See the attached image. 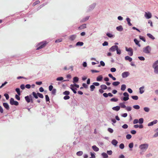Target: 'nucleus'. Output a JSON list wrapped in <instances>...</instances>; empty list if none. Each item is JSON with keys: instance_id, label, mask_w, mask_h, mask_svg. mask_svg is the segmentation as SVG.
<instances>
[{"instance_id": "1", "label": "nucleus", "mask_w": 158, "mask_h": 158, "mask_svg": "<svg viewBox=\"0 0 158 158\" xmlns=\"http://www.w3.org/2000/svg\"><path fill=\"white\" fill-rule=\"evenodd\" d=\"M47 43L46 41L41 42L38 43L36 46L37 47L36 50H38L44 47Z\"/></svg>"}, {"instance_id": "2", "label": "nucleus", "mask_w": 158, "mask_h": 158, "mask_svg": "<svg viewBox=\"0 0 158 158\" xmlns=\"http://www.w3.org/2000/svg\"><path fill=\"white\" fill-rule=\"evenodd\" d=\"M148 143H143L140 144L139 147L140 150L143 152H145L148 149Z\"/></svg>"}, {"instance_id": "3", "label": "nucleus", "mask_w": 158, "mask_h": 158, "mask_svg": "<svg viewBox=\"0 0 158 158\" xmlns=\"http://www.w3.org/2000/svg\"><path fill=\"white\" fill-rule=\"evenodd\" d=\"M151 48L149 46H147L144 48L143 49V52L147 54H149L151 53Z\"/></svg>"}, {"instance_id": "4", "label": "nucleus", "mask_w": 158, "mask_h": 158, "mask_svg": "<svg viewBox=\"0 0 158 158\" xmlns=\"http://www.w3.org/2000/svg\"><path fill=\"white\" fill-rule=\"evenodd\" d=\"M152 67L154 69V73L156 74H158V60L154 63Z\"/></svg>"}, {"instance_id": "5", "label": "nucleus", "mask_w": 158, "mask_h": 158, "mask_svg": "<svg viewBox=\"0 0 158 158\" xmlns=\"http://www.w3.org/2000/svg\"><path fill=\"white\" fill-rule=\"evenodd\" d=\"M124 97L123 98H121V99L122 101H127L129 100V94L127 92H124L123 94Z\"/></svg>"}, {"instance_id": "6", "label": "nucleus", "mask_w": 158, "mask_h": 158, "mask_svg": "<svg viewBox=\"0 0 158 158\" xmlns=\"http://www.w3.org/2000/svg\"><path fill=\"white\" fill-rule=\"evenodd\" d=\"M125 49L126 51L128 52V54L131 56L133 55V50L132 48H127V47H125Z\"/></svg>"}, {"instance_id": "7", "label": "nucleus", "mask_w": 158, "mask_h": 158, "mask_svg": "<svg viewBox=\"0 0 158 158\" xmlns=\"http://www.w3.org/2000/svg\"><path fill=\"white\" fill-rule=\"evenodd\" d=\"M10 103L11 105L18 106L19 105V102L16 101H15L14 98H12L10 99Z\"/></svg>"}, {"instance_id": "8", "label": "nucleus", "mask_w": 158, "mask_h": 158, "mask_svg": "<svg viewBox=\"0 0 158 158\" xmlns=\"http://www.w3.org/2000/svg\"><path fill=\"white\" fill-rule=\"evenodd\" d=\"M144 16L147 19L151 18L152 15L151 12H145Z\"/></svg>"}, {"instance_id": "9", "label": "nucleus", "mask_w": 158, "mask_h": 158, "mask_svg": "<svg viewBox=\"0 0 158 158\" xmlns=\"http://www.w3.org/2000/svg\"><path fill=\"white\" fill-rule=\"evenodd\" d=\"M130 75L128 72H124L122 73V76L123 78H126L128 77Z\"/></svg>"}, {"instance_id": "10", "label": "nucleus", "mask_w": 158, "mask_h": 158, "mask_svg": "<svg viewBox=\"0 0 158 158\" xmlns=\"http://www.w3.org/2000/svg\"><path fill=\"white\" fill-rule=\"evenodd\" d=\"M118 46L117 45H114L112 46L109 49L110 51L111 52H114L117 49H118Z\"/></svg>"}, {"instance_id": "11", "label": "nucleus", "mask_w": 158, "mask_h": 158, "mask_svg": "<svg viewBox=\"0 0 158 158\" xmlns=\"http://www.w3.org/2000/svg\"><path fill=\"white\" fill-rule=\"evenodd\" d=\"M25 99L27 103L31 102L32 103L33 102L32 99H31L27 96L25 97Z\"/></svg>"}, {"instance_id": "12", "label": "nucleus", "mask_w": 158, "mask_h": 158, "mask_svg": "<svg viewBox=\"0 0 158 158\" xmlns=\"http://www.w3.org/2000/svg\"><path fill=\"white\" fill-rule=\"evenodd\" d=\"M77 37V35H70L69 37V39L71 41H73Z\"/></svg>"}, {"instance_id": "13", "label": "nucleus", "mask_w": 158, "mask_h": 158, "mask_svg": "<svg viewBox=\"0 0 158 158\" xmlns=\"http://www.w3.org/2000/svg\"><path fill=\"white\" fill-rule=\"evenodd\" d=\"M157 120H155L152 122H151L149 123L148 124V126H152L153 125L156 124L157 123Z\"/></svg>"}, {"instance_id": "14", "label": "nucleus", "mask_w": 158, "mask_h": 158, "mask_svg": "<svg viewBox=\"0 0 158 158\" xmlns=\"http://www.w3.org/2000/svg\"><path fill=\"white\" fill-rule=\"evenodd\" d=\"M103 77L102 75H100L98 76L96 78V81H102L103 79Z\"/></svg>"}, {"instance_id": "15", "label": "nucleus", "mask_w": 158, "mask_h": 158, "mask_svg": "<svg viewBox=\"0 0 158 158\" xmlns=\"http://www.w3.org/2000/svg\"><path fill=\"white\" fill-rule=\"evenodd\" d=\"M3 106L7 110H9V106L8 104L7 103H3Z\"/></svg>"}, {"instance_id": "16", "label": "nucleus", "mask_w": 158, "mask_h": 158, "mask_svg": "<svg viewBox=\"0 0 158 158\" xmlns=\"http://www.w3.org/2000/svg\"><path fill=\"white\" fill-rule=\"evenodd\" d=\"M117 30L119 31H121L123 30V27L120 25L116 27Z\"/></svg>"}, {"instance_id": "17", "label": "nucleus", "mask_w": 158, "mask_h": 158, "mask_svg": "<svg viewBox=\"0 0 158 158\" xmlns=\"http://www.w3.org/2000/svg\"><path fill=\"white\" fill-rule=\"evenodd\" d=\"M118 143V141L115 139H113L111 142L112 144L115 146H117Z\"/></svg>"}, {"instance_id": "18", "label": "nucleus", "mask_w": 158, "mask_h": 158, "mask_svg": "<svg viewBox=\"0 0 158 158\" xmlns=\"http://www.w3.org/2000/svg\"><path fill=\"white\" fill-rule=\"evenodd\" d=\"M92 148L94 151L95 152H98L99 150V148L97 147L95 145H94L92 146Z\"/></svg>"}, {"instance_id": "19", "label": "nucleus", "mask_w": 158, "mask_h": 158, "mask_svg": "<svg viewBox=\"0 0 158 158\" xmlns=\"http://www.w3.org/2000/svg\"><path fill=\"white\" fill-rule=\"evenodd\" d=\"M144 86H143L141 87H140L139 88V93L140 94H142L144 92Z\"/></svg>"}, {"instance_id": "20", "label": "nucleus", "mask_w": 158, "mask_h": 158, "mask_svg": "<svg viewBox=\"0 0 158 158\" xmlns=\"http://www.w3.org/2000/svg\"><path fill=\"white\" fill-rule=\"evenodd\" d=\"M134 41L136 45H138L139 47H140L141 46V45L139 43V41L136 39H135Z\"/></svg>"}, {"instance_id": "21", "label": "nucleus", "mask_w": 158, "mask_h": 158, "mask_svg": "<svg viewBox=\"0 0 158 158\" xmlns=\"http://www.w3.org/2000/svg\"><path fill=\"white\" fill-rule=\"evenodd\" d=\"M120 109V106H115L113 107L112 108V109L113 110L118 111Z\"/></svg>"}, {"instance_id": "22", "label": "nucleus", "mask_w": 158, "mask_h": 158, "mask_svg": "<svg viewBox=\"0 0 158 158\" xmlns=\"http://www.w3.org/2000/svg\"><path fill=\"white\" fill-rule=\"evenodd\" d=\"M125 60H128L130 62H131L132 61V59L130 57L128 56H126L125 57Z\"/></svg>"}, {"instance_id": "23", "label": "nucleus", "mask_w": 158, "mask_h": 158, "mask_svg": "<svg viewBox=\"0 0 158 158\" xmlns=\"http://www.w3.org/2000/svg\"><path fill=\"white\" fill-rule=\"evenodd\" d=\"M84 44L83 42H78L76 44V46H82Z\"/></svg>"}, {"instance_id": "24", "label": "nucleus", "mask_w": 158, "mask_h": 158, "mask_svg": "<svg viewBox=\"0 0 158 158\" xmlns=\"http://www.w3.org/2000/svg\"><path fill=\"white\" fill-rule=\"evenodd\" d=\"M126 86L125 85L123 84L121 86V89L122 91H124L126 89Z\"/></svg>"}, {"instance_id": "25", "label": "nucleus", "mask_w": 158, "mask_h": 158, "mask_svg": "<svg viewBox=\"0 0 158 158\" xmlns=\"http://www.w3.org/2000/svg\"><path fill=\"white\" fill-rule=\"evenodd\" d=\"M79 78L77 77H74L73 78V83L77 82L78 81Z\"/></svg>"}, {"instance_id": "26", "label": "nucleus", "mask_w": 158, "mask_h": 158, "mask_svg": "<svg viewBox=\"0 0 158 158\" xmlns=\"http://www.w3.org/2000/svg\"><path fill=\"white\" fill-rule=\"evenodd\" d=\"M32 94L33 96L36 99L38 98V93H36L35 92H33L32 93Z\"/></svg>"}, {"instance_id": "27", "label": "nucleus", "mask_w": 158, "mask_h": 158, "mask_svg": "<svg viewBox=\"0 0 158 158\" xmlns=\"http://www.w3.org/2000/svg\"><path fill=\"white\" fill-rule=\"evenodd\" d=\"M147 35L149 38L152 40H154L155 39V37L151 34L148 33L147 34Z\"/></svg>"}, {"instance_id": "28", "label": "nucleus", "mask_w": 158, "mask_h": 158, "mask_svg": "<svg viewBox=\"0 0 158 158\" xmlns=\"http://www.w3.org/2000/svg\"><path fill=\"white\" fill-rule=\"evenodd\" d=\"M102 155L104 158H107L108 157V156L107 155V154L105 152H103L102 153Z\"/></svg>"}, {"instance_id": "29", "label": "nucleus", "mask_w": 158, "mask_h": 158, "mask_svg": "<svg viewBox=\"0 0 158 158\" xmlns=\"http://www.w3.org/2000/svg\"><path fill=\"white\" fill-rule=\"evenodd\" d=\"M100 87L103 89H107V86L105 85H101Z\"/></svg>"}, {"instance_id": "30", "label": "nucleus", "mask_w": 158, "mask_h": 158, "mask_svg": "<svg viewBox=\"0 0 158 158\" xmlns=\"http://www.w3.org/2000/svg\"><path fill=\"white\" fill-rule=\"evenodd\" d=\"M120 84V82L119 81H115L113 82L112 83V85L114 86H117L118 85Z\"/></svg>"}, {"instance_id": "31", "label": "nucleus", "mask_w": 158, "mask_h": 158, "mask_svg": "<svg viewBox=\"0 0 158 158\" xmlns=\"http://www.w3.org/2000/svg\"><path fill=\"white\" fill-rule=\"evenodd\" d=\"M106 35L110 38H112L114 36V35L110 33H106Z\"/></svg>"}, {"instance_id": "32", "label": "nucleus", "mask_w": 158, "mask_h": 158, "mask_svg": "<svg viewBox=\"0 0 158 158\" xmlns=\"http://www.w3.org/2000/svg\"><path fill=\"white\" fill-rule=\"evenodd\" d=\"M83 154V152L82 151H80L79 152H78L76 153V154L77 156H80L82 155Z\"/></svg>"}, {"instance_id": "33", "label": "nucleus", "mask_w": 158, "mask_h": 158, "mask_svg": "<svg viewBox=\"0 0 158 158\" xmlns=\"http://www.w3.org/2000/svg\"><path fill=\"white\" fill-rule=\"evenodd\" d=\"M119 105H120V107L121 108H126V106L124 104V103H120L119 104Z\"/></svg>"}, {"instance_id": "34", "label": "nucleus", "mask_w": 158, "mask_h": 158, "mask_svg": "<svg viewBox=\"0 0 158 158\" xmlns=\"http://www.w3.org/2000/svg\"><path fill=\"white\" fill-rule=\"evenodd\" d=\"M126 20L127 22V23H128V24L130 26H131L132 24L130 22V21H131L130 19L128 18H126Z\"/></svg>"}, {"instance_id": "35", "label": "nucleus", "mask_w": 158, "mask_h": 158, "mask_svg": "<svg viewBox=\"0 0 158 158\" xmlns=\"http://www.w3.org/2000/svg\"><path fill=\"white\" fill-rule=\"evenodd\" d=\"M143 122V119L142 118H140L138 120V123L140 124H142Z\"/></svg>"}, {"instance_id": "36", "label": "nucleus", "mask_w": 158, "mask_h": 158, "mask_svg": "<svg viewBox=\"0 0 158 158\" xmlns=\"http://www.w3.org/2000/svg\"><path fill=\"white\" fill-rule=\"evenodd\" d=\"M15 91L17 92L18 94L19 95H20L21 94L20 89L19 88H17L15 89Z\"/></svg>"}, {"instance_id": "37", "label": "nucleus", "mask_w": 158, "mask_h": 158, "mask_svg": "<svg viewBox=\"0 0 158 158\" xmlns=\"http://www.w3.org/2000/svg\"><path fill=\"white\" fill-rule=\"evenodd\" d=\"M108 76L110 77L114 81L116 79V78L115 77H113V76H112V75L111 74H108Z\"/></svg>"}, {"instance_id": "38", "label": "nucleus", "mask_w": 158, "mask_h": 158, "mask_svg": "<svg viewBox=\"0 0 158 158\" xmlns=\"http://www.w3.org/2000/svg\"><path fill=\"white\" fill-rule=\"evenodd\" d=\"M95 88V86L93 84V85H90V89L91 91H93Z\"/></svg>"}, {"instance_id": "39", "label": "nucleus", "mask_w": 158, "mask_h": 158, "mask_svg": "<svg viewBox=\"0 0 158 158\" xmlns=\"http://www.w3.org/2000/svg\"><path fill=\"white\" fill-rule=\"evenodd\" d=\"M133 107L134 109L137 110L139 109L140 108L139 106L138 105H134Z\"/></svg>"}, {"instance_id": "40", "label": "nucleus", "mask_w": 158, "mask_h": 158, "mask_svg": "<svg viewBox=\"0 0 158 158\" xmlns=\"http://www.w3.org/2000/svg\"><path fill=\"white\" fill-rule=\"evenodd\" d=\"M86 27V24H83L81 26L79 27V28L80 29H84Z\"/></svg>"}, {"instance_id": "41", "label": "nucleus", "mask_w": 158, "mask_h": 158, "mask_svg": "<svg viewBox=\"0 0 158 158\" xmlns=\"http://www.w3.org/2000/svg\"><path fill=\"white\" fill-rule=\"evenodd\" d=\"M63 79L64 78L63 77H57L56 79V80L57 81H61L63 80Z\"/></svg>"}, {"instance_id": "42", "label": "nucleus", "mask_w": 158, "mask_h": 158, "mask_svg": "<svg viewBox=\"0 0 158 158\" xmlns=\"http://www.w3.org/2000/svg\"><path fill=\"white\" fill-rule=\"evenodd\" d=\"M144 111L146 112H148L149 111L150 109L148 107H145L143 108Z\"/></svg>"}, {"instance_id": "43", "label": "nucleus", "mask_w": 158, "mask_h": 158, "mask_svg": "<svg viewBox=\"0 0 158 158\" xmlns=\"http://www.w3.org/2000/svg\"><path fill=\"white\" fill-rule=\"evenodd\" d=\"M100 65H98V66L99 67H100L101 65H102L103 66H104L105 65V63L102 61H100Z\"/></svg>"}, {"instance_id": "44", "label": "nucleus", "mask_w": 158, "mask_h": 158, "mask_svg": "<svg viewBox=\"0 0 158 158\" xmlns=\"http://www.w3.org/2000/svg\"><path fill=\"white\" fill-rule=\"evenodd\" d=\"M132 98L134 100H137L138 99V97L137 96H131Z\"/></svg>"}, {"instance_id": "45", "label": "nucleus", "mask_w": 158, "mask_h": 158, "mask_svg": "<svg viewBox=\"0 0 158 158\" xmlns=\"http://www.w3.org/2000/svg\"><path fill=\"white\" fill-rule=\"evenodd\" d=\"M116 51L117 53L118 54L120 55L121 54V51L120 49H118H118H117Z\"/></svg>"}, {"instance_id": "46", "label": "nucleus", "mask_w": 158, "mask_h": 158, "mask_svg": "<svg viewBox=\"0 0 158 158\" xmlns=\"http://www.w3.org/2000/svg\"><path fill=\"white\" fill-rule=\"evenodd\" d=\"M90 155L91 156V157L90 158H95V153H92V152H90Z\"/></svg>"}, {"instance_id": "47", "label": "nucleus", "mask_w": 158, "mask_h": 158, "mask_svg": "<svg viewBox=\"0 0 158 158\" xmlns=\"http://www.w3.org/2000/svg\"><path fill=\"white\" fill-rule=\"evenodd\" d=\"M124 148V146L123 143H122L119 145V148L121 149H123Z\"/></svg>"}, {"instance_id": "48", "label": "nucleus", "mask_w": 158, "mask_h": 158, "mask_svg": "<svg viewBox=\"0 0 158 158\" xmlns=\"http://www.w3.org/2000/svg\"><path fill=\"white\" fill-rule=\"evenodd\" d=\"M70 88L71 89V90L73 89H77L74 86V85L73 84H71L70 85Z\"/></svg>"}, {"instance_id": "49", "label": "nucleus", "mask_w": 158, "mask_h": 158, "mask_svg": "<svg viewBox=\"0 0 158 158\" xmlns=\"http://www.w3.org/2000/svg\"><path fill=\"white\" fill-rule=\"evenodd\" d=\"M38 96L40 98H44V96L42 94H40V93H38Z\"/></svg>"}, {"instance_id": "50", "label": "nucleus", "mask_w": 158, "mask_h": 158, "mask_svg": "<svg viewBox=\"0 0 158 158\" xmlns=\"http://www.w3.org/2000/svg\"><path fill=\"white\" fill-rule=\"evenodd\" d=\"M19 94H16L15 95V98L18 100H20V98Z\"/></svg>"}, {"instance_id": "51", "label": "nucleus", "mask_w": 158, "mask_h": 158, "mask_svg": "<svg viewBox=\"0 0 158 158\" xmlns=\"http://www.w3.org/2000/svg\"><path fill=\"white\" fill-rule=\"evenodd\" d=\"M126 137L127 139H130L131 138V135L130 134H128L126 135Z\"/></svg>"}, {"instance_id": "52", "label": "nucleus", "mask_w": 158, "mask_h": 158, "mask_svg": "<svg viewBox=\"0 0 158 158\" xmlns=\"http://www.w3.org/2000/svg\"><path fill=\"white\" fill-rule=\"evenodd\" d=\"M126 109L127 111H130L131 110V107L130 106L126 107Z\"/></svg>"}, {"instance_id": "53", "label": "nucleus", "mask_w": 158, "mask_h": 158, "mask_svg": "<svg viewBox=\"0 0 158 158\" xmlns=\"http://www.w3.org/2000/svg\"><path fill=\"white\" fill-rule=\"evenodd\" d=\"M7 83V81H5L4 83H2L1 85L0 86V88H2L3 86L5 85Z\"/></svg>"}, {"instance_id": "54", "label": "nucleus", "mask_w": 158, "mask_h": 158, "mask_svg": "<svg viewBox=\"0 0 158 158\" xmlns=\"http://www.w3.org/2000/svg\"><path fill=\"white\" fill-rule=\"evenodd\" d=\"M4 96L5 97L6 99L8 100L9 98V95L7 94H4Z\"/></svg>"}, {"instance_id": "55", "label": "nucleus", "mask_w": 158, "mask_h": 158, "mask_svg": "<svg viewBox=\"0 0 158 158\" xmlns=\"http://www.w3.org/2000/svg\"><path fill=\"white\" fill-rule=\"evenodd\" d=\"M133 143H131L129 144V148H131L133 147Z\"/></svg>"}, {"instance_id": "56", "label": "nucleus", "mask_w": 158, "mask_h": 158, "mask_svg": "<svg viewBox=\"0 0 158 158\" xmlns=\"http://www.w3.org/2000/svg\"><path fill=\"white\" fill-rule=\"evenodd\" d=\"M63 94L64 95H68L70 93L69 91H66L65 92H64Z\"/></svg>"}, {"instance_id": "57", "label": "nucleus", "mask_w": 158, "mask_h": 158, "mask_svg": "<svg viewBox=\"0 0 158 158\" xmlns=\"http://www.w3.org/2000/svg\"><path fill=\"white\" fill-rule=\"evenodd\" d=\"M108 131L110 133H112L113 132V129L110 128H108Z\"/></svg>"}, {"instance_id": "58", "label": "nucleus", "mask_w": 158, "mask_h": 158, "mask_svg": "<svg viewBox=\"0 0 158 158\" xmlns=\"http://www.w3.org/2000/svg\"><path fill=\"white\" fill-rule=\"evenodd\" d=\"M110 100L112 102H117L118 101V99L117 98H111Z\"/></svg>"}, {"instance_id": "59", "label": "nucleus", "mask_w": 158, "mask_h": 158, "mask_svg": "<svg viewBox=\"0 0 158 158\" xmlns=\"http://www.w3.org/2000/svg\"><path fill=\"white\" fill-rule=\"evenodd\" d=\"M139 38L141 40L143 41L144 42H145L146 41V40L145 39V38L142 36H139Z\"/></svg>"}, {"instance_id": "60", "label": "nucleus", "mask_w": 158, "mask_h": 158, "mask_svg": "<svg viewBox=\"0 0 158 158\" xmlns=\"http://www.w3.org/2000/svg\"><path fill=\"white\" fill-rule=\"evenodd\" d=\"M116 71V69L115 68H112L110 69V71L112 72H114Z\"/></svg>"}, {"instance_id": "61", "label": "nucleus", "mask_w": 158, "mask_h": 158, "mask_svg": "<svg viewBox=\"0 0 158 158\" xmlns=\"http://www.w3.org/2000/svg\"><path fill=\"white\" fill-rule=\"evenodd\" d=\"M138 123V120L137 119H135L133 121V123L134 124H137Z\"/></svg>"}, {"instance_id": "62", "label": "nucleus", "mask_w": 158, "mask_h": 158, "mask_svg": "<svg viewBox=\"0 0 158 158\" xmlns=\"http://www.w3.org/2000/svg\"><path fill=\"white\" fill-rule=\"evenodd\" d=\"M103 46H107L108 45V43L106 41H105L102 44Z\"/></svg>"}, {"instance_id": "63", "label": "nucleus", "mask_w": 158, "mask_h": 158, "mask_svg": "<svg viewBox=\"0 0 158 158\" xmlns=\"http://www.w3.org/2000/svg\"><path fill=\"white\" fill-rule=\"evenodd\" d=\"M138 58L141 60H145L143 56H139Z\"/></svg>"}, {"instance_id": "64", "label": "nucleus", "mask_w": 158, "mask_h": 158, "mask_svg": "<svg viewBox=\"0 0 158 158\" xmlns=\"http://www.w3.org/2000/svg\"><path fill=\"white\" fill-rule=\"evenodd\" d=\"M70 98V97L68 95H66L64 97V100H67Z\"/></svg>"}]
</instances>
